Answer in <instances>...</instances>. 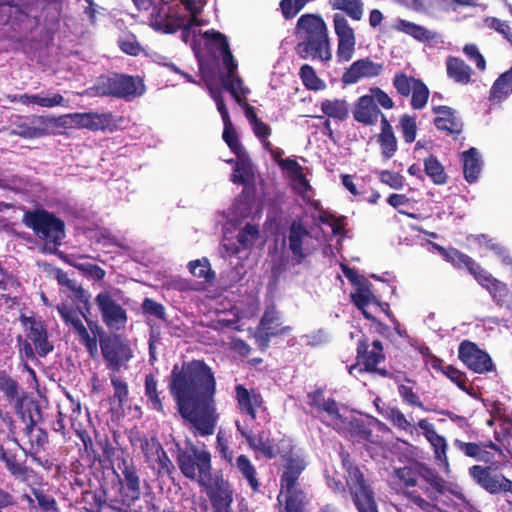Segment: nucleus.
Here are the masks:
<instances>
[{"label":"nucleus","mask_w":512,"mask_h":512,"mask_svg":"<svg viewBox=\"0 0 512 512\" xmlns=\"http://www.w3.org/2000/svg\"><path fill=\"white\" fill-rule=\"evenodd\" d=\"M447 258L446 261L452 264L455 268L460 270H466L470 275L473 276L474 279L482 272L484 269L478 262H476L472 257L463 253L462 251L450 247V251L446 253Z\"/></svg>","instance_id":"31"},{"label":"nucleus","mask_w":512,"mask_h":512,"mask_svg":"<svg viewBox=\"0 0 512 512\" xmlns=\"http://www.w3.org/2000/svg\"><path fill=\"white\" fill-rule=\"evenodd\" d=\"M202 5L194 0H181V6L172 10L166 4L157 6L153 0L148 20L150 25L163 33H175L182 29V39L186 44L194 45L197 39V31L206 21L198 18Z\"/></svg>","instance_id":"2"},{"label":"nucleus","mask_w":512,"mask_h":512,"mask_svg":"<svg viewBox=\"0 0 512 512\" xmlns=\"http://www.w3.org/2000/svg\"><path fill=\"white\" fill-rule=\"evenodd\" d=\"M306 464V461L299 456H292L288 459L281 475V490L290 491L291 489H300L296 485V482L299 475L305 469Z\"/></svg>","instance_id":"29"},{"label":"nucleus","mask_w":512,"mask_h":512,"mask_svg":"<svg viewBox=\"0 0 512 512\" xmlns=\"http://www.w3.org/2000/svg\"><path fill=\"white\" fill-rule=\"evenodd\" d=\"M453 444L465 456L474 458L476 460H482L486 454V451L482 448V446L475 442H464L462 440L455 439Z\"/></svg>","instance_id":"55"},{"label":"nucleus","mask_w":512,"mask_h":512,"mask_svg":"<svg viewBox=\"0 0 512 512\" xmlns=\"http://www.w3.org/2000/svg\"><path fill=\"white\" fill-rule=\"evenodd\" d=\"M352 114L356 122L364 126H374L378 121L381 110L375 103L373 96L366 94L358 98Z\"/></svg>","instance_id":"25"},{"label":"nucleus","mask_w":512,"mask_h":512,"mask_svg":"<svg viewBox=\"0 0 512 512\" xmlns=\"http://www.w3.org/2000/svg\"><path fill=\"white\" fill-rule=\"evenodd\" d=\"M388 419L392 424L400 430L410 434L415 430V426L406 418L404 413L397 407L391 408L388 414Z\"/></svg>","instance_id":"61"},{"label":"nucleus","mask_w":512,"mask_h":512,"mask_svg":"<svg viewBox=\"0 0 512 512\" xmlns=\"http://www.w3.org/2000/svg\"><path fill=\"white\" fill-rule=\"evenodd\" d=\"M23 223L47 244L59 245L65 237V224L53 213L43 209L26 211Z\"/></svg>","instance_id":"7"},{"label":"nucleus","mask_w":512,"mask_h":512,"mask_svg":"<svg viewBox=\"0 0 512 512\" xmlns=\"http://www.w3.org/2000/svg\"><path fill=\"white\" fill-rule=\"evenodd\" d=\"M329 4L334 10H340L354 21H360L364 14V4L362 0H329Z\"/></svg>","instance_id":"42"},{"label":"nucleus","mask_w":512,"mask_h":512,"mask_svg":"<svg viewBox=\"0 0 512 512\" xmlns=\"http://www.w3.org/2000/svg\"><path fill=\"white\" fill-rule=\"evenodd\" d=\"M208 489V495L214 507L217 509L227 508L233 501L232 490L229 482L218 476L213 482H209L208 486H204Z\"/></svg>","instance_id":"26"},{"label":"nucleus","mask_w":512,"mask_h":512,"mask_svg":"<svg viewBox=\"0 0 512 512\" xmlns=\"http://www.w3.org/2000/svg\"><path fill=\"white\" fill-rule=\"evenodd\" d=\"M322 422L326 425H332L336 429H341L345 425V415L341 412L338 403L333 399H327L322 402Z\"/></svg>","instance_id":"39"},{"label":"nucleus","mask_w":512,"mask_h":512,"mask_svg":"<svg viewBox=\"0 0 512 512\" xmlns=\"http://www.w3.org/2000/svg\"><path fill=\"white\" fill-rule=\"evenodd\" d=\"M177 464L182 474L201 486H208L211 480V454L204 448L190 444L185 450L178 449Z\"/></svg>","instance_id":"5"},{"label":"nucleus","mask_w":512,"mask_h":512,"mask_svg":"<svg viewBox=\"0 0 512 512\" xmlns=\"http://www.w3.org/2000/svg\"><path fill=\"white\" fill-rule=\"evenodd\" d=\"M190 273L205 282H212L215 279V272L211 269L210 262L207 258H201L190 261L188 263Z\"/></svg>","instance_id":"49"},{"label":"nucleus","mask_w":512,"mask_h":512,"mask_svg":"<svg viewBox=\"0 0 512 512\" xmlns=\"http://www.w3.org/2000/svg\"><path fill=\"white\" fill-rule=\"evenodd\" d=\"M461 161L463 164L464 178L468 183H474L478 180L482 163L479 152L476 148L471 147L461 153Z\"/></svg>","instance_id":"34"},{"label":"nucleus","mask_w":512,"mask_h":512,"mask_svg":"<svg viewBox=\"0 0 512 512\" xmlns=\"http://www.w3.org/2000/svg\"><path fill=\"white\" fill-rule=\"evenodd\" d=\"M124 476L125 488L123 492V497L126 498L130 502H135L140 498L141 490H140V479L137 475L136 469L125 463L124 469L122 471Z\"/></svg>","instance_id":"38"},{"label":"nucleus","mask_w":512,"mask_h":512,"mask_svg":"<svg viewBox=\"0 0 512 512\" xmlns=\"http://www.w3.org/2000/svg\"><path fill=\"white\" fill-rule=\"evenodd\" d=\"M244 110L245 117L251 125L255 136L261 141L263 146L266 142H270L268 137L271 135V128L257 117L254 107L245 103Z\"/></svg>","instance_id":"41"},{"label":"nucleus","mask_w":512,"mask_h":512,"mask_svg":"<svg viewBox=\"0 0 512 512\" xmlns=\"http://www.w3.org/2000/svg\"><path fill=\"white\" fill-rule=\"evenodd\" d=\"M474 241L479 245L493 251L503 263L512 265V257L508 254L507 249L500 243L494 242L493 239L489 238L485 234H479L474 236Z\"/></svg>","instance_id":"48"},{"label":"nucleus","mask_w":512,"mask_h":512,"mask_svg":"<svg viewBox=\"0 0 512 512\" xmlns=\"http://www.w3.org/2000/svg\"><path fill=\"white\" fill-rule=\"evenodd\" d=\"M95 303L100 311L102 321L108 328L119 330L125 326L126 311L116 302L110 291L100 292L95 298Z\"/></svg>","instance_id":"14"},{"label":"nucleus","mask_w":512,"mask_h":512,"mask_svg":"<svg viewBox=\"0 0 512 512\" xmlns=\"http://www.w3.org/2000/svg\"><path fill=\"white\" fill-rule=\"evenodd\" d=\"M71 264L78 270L82 271L87 277L93 280H101L105 277V271L99 266L83 261V260H75L71 262Z\"/></svg>","instance_id":"60"},{"label":"nucleus","mask_w":512,"mask_h":512,"mask_svg":"<svg viewBox=\"0 0 512 512\" xmlns=\"http://www.w3.org/2000/svg\"><path fill=\"white\" fill-rule=\"evenodd\" d=\"M394 28L421 42L430 41L434 38L433 33L425 27L405 19H397Z\"/></svg>","instance_id":"40"},{"label":"nucleus","mask_w":512,"mask_h":512,"mask_svg":"<svg viewBox=\"0 0 512 512\" xmlns=\"http://www.w3.org/2000/svg\"><path fill=\"white\" fill-rule=\"evenodd\" d=\"M278 501L284 502V512H308L310 497L303 489L280 490Z\"/></svg>","instance_id":"28"},{"label":"nucleus","mask_w":512,"mask_h":512,"mask_svg":"<svg viewBox=\"0 0 512 512\" xmlns=\"http://www.w3.org/2000/svg\"><path fill=\"white\" fill-rule=\"evenodd\" d=\"M446 70L449 78L460 84H467L471 80V68L458 57H448L446 60Z\"/></svg>","instance_id":"37"},{"label":"nucleus","mask_w":512,"mask_h":512,"mask_svg":"<svg viewBox=\"0 0 512 512\" xmlns=\"http://www.w3.org/2000/svg\"><path fill=\"white\" fill-rule=\"evenodd\" d=\"M57 309L65 323L73 328L80 343L86 347L90 356L95 357L98 353L97 340L95 337L90 336L88 330L84 326L82 321V318L85 317L84 314L65 304L58 305Z\"/></svg>","instance_id":"18"},{"label":"nucleus","mask_w":512,"mask_h":512,"mask_svg":"<svg viewBox=\"0 0 512 512\" xmlns=\"http://www.w3.org/2000/svg\"><path fill=\"white\" fill-rule=\"evenodd\" d=\"M342 465L347 473L346 484L352 501L358 512H378L375 493L371 485L366 481L359 467L345 452L340 453Z\"/></svg>","instance_id":"4"},{"label":"nucleus","mask_w":512,"mask_h":512,"mask_svg":"<svg viewBox=\"0 0 512 512\" xmlns=\"http://www.w3.org/2000/svg\"><path fill=\"white\" fill-rule=\"evenodd\" d=\"M211 97L216 102L217 109L221 114L223 123H224V131H223V139L229 146V148L237 155L240 156L243 153L242 146L238 140L237 133L233 127L231 122L228 110L225 106L223 98L220 92L210 90Z\"/></svg>","instance_id":"24"},{"label":"nucleus","mask_w":512,"mask_h":512,"mask_svg":"<svg viewBox=\"0 0 512 512\" xmlns=\"http://www.w3.org/2000/svg\"><path fill=\"white\" fill-rule=\"evenodd\" d=\"M0 390L7 398L10 400H17L18 405H22L17 382L2 373H0Z\"/></svg>","instance_id":"59"},{"label":"nucleus","mask_w":512,"mask_h":512,"mask_svg":"<svg viewBox=\"0 0 512 512\" xmlns=\"http://www.w3.org/2000/svg\"><path fill=\"white\" fill-rule=\"evenodd\" d=\"M421 477L430 486V488L425 490V493L430 499L436 500L438 495H442L444 493L445 480L437 473L430 469H426L424 473L421 474Z\"/></svg>","instance_id":"47"},{"label":"nucleus","mask_w":512,"mask_h":512,"mask_svg":"<svg viewBox=\"0 0 512 512\" xmlns=\"http://www.w3.org/2000/svg\"><path fill=\"white\" fill-rule=\"evenodd\" d=\"M99 345L106 368L114 373L127 368V363L133 358L129 344L117 335L101 336Z\"/></svg>","instance_id":"10"},{"label":"nucleus","mask_w":512,"mask_h":512,"mask_svg":"<svg viewBox=\"0 0 512 512\" xmlns=\"http://www.w3.org/2000/svg\"><path fill=\"white\" fill-rule=\"evenodd\" d=\"M385 359L384 347L380 340L370 342L365 335L357 340L356 361L360 372L378 374L382 369L378 365Z\"/></svg>","instance_id":"12"},{"label":"nucleus","mask_w":512,"mask_h":512,"mask_svg":"<svg viewBox=\"0 0 512 512\" xmlns=\"http://www.w3.org/2000/svg\"><path fill=\"white\" fill-rule=\"evenodd\" d=\"M424 171L435 185H444L447 183L448 176L445 173L443 165L435 155L430 154L424 160Z\"/></svg>","instance_id":"43"},{"label":"nucleus","mask_w":512,"mask_h":512,"mask_svg":"<svg viewBox=\"0 0 512 512\" xmlns=\"http://www.w3.org/2000/svg\"><path fill=\"white\" fill-rule=\"evenodd\" d=\"M144 91L145 85L140 78L116 74L111 77H101L87 93L91 96H113L129 99L141 96Z\"/></svg>","instance_id":"8"},{"label":"nucleus","mask_w":512,"mask_h":512,"mask_svg":"<svg viewBox=\"0 0 512 512\" xmlns=\"http://www.w3.org/2000/svg\"><path fill=\"white\" fill-rule=\"evenodd\" d=\"M215 450L219 458L225 463L230 465L235 460L234 452L229 444V439L224 436L222 431L217 433Z\"/></svg>","instance_id":"57"},{"label":"nucleus","mask_w":512,"mask_h":512,"mask_svg":"<svg viewBox=\"0 0 512 512\" xmlns=\"http://www.w3.org/2000/svg\"><path fill=\"white\" fill-rule=\"evenodd\" d=\"M512 92V66L502 73L491 87V97L500 99Z\"/></svg>","instance_id":"50"},{"label":"nucleus","mask_w":512,"mask_h":512,"mask_svg":"<svg viewBox=\"0 0 512 512\" xmlns=\"http://www.w3.org/2000/svg\"><path fill=\"white\" fill-rule=\"evenodd\" d=\"M77 128H86L92 131L105 130L111 125L112 115L110 113H76Z\"/></svg>","instance_id":"32"},{"label":"nucleus","mask_w":512,"mask_h":512,"mask_svg":"<svg viewBox=\"0 0 512 512\" xmlns=\"http://www.w3.org/2000/svg\"><path fill=\"white\" fill-rule=\"evenodd\" d=\"M383 64L376 63L371 58L354 61L343 73L341 81L344 85L356 84L364 78H375L383 72Z\"/></svg>","instance_id":"19"},{"label":"nucleus","mask_w":512,"mask_h":512,"mask_svg":"<svg viewBox=\"0 0 512 512\" xmlns=\"http://www.w3.org/2000/svg\"><path fill=\"white\" fill-rule=\"evenodd\" d=\"M322 112L328 117L344 121L349 115L348 104L340 99L326 100L322 102Z\"/></svg>","instance_id":"46"},{"label":"nucleus","mask_w":512,"mask_h":512,"mask_svg":"<svg viewBox=\"0 0 512 512\" xmlns=\"http://www.w3.org/2000/svg\"><path fill=\"white\" fill-rule=\"evenodd\" d=\"M171 393L180 415L201 436L214 433L218 415L214 403L215 379L211 369L201 361H192L171 373Z\"/></svg>","instance_id":"1"},{"label":"nucleus","mask_w":512,"mask_h":512,"mask_svg":"<svg viewBox=\"0 0 512 512\" xmlns=\"http://www.w3.org/2000/svg\"><path fill=\"white\" fill-rule=\"evenodd\" d=\"M417 426L423 431L424 436L429 441L434 450L436 461L443 466V469L448 472L449 462L447 458V442L446 439L439 435L435 430L433 424L427 419H420Z\"/></svg>","instance_id":"22"},{"label":"nucleus","mask_w":512,"mask_h":512,"mask_svg":"<svg viewBox=\"0 0 512 512\" xmlns=\"http://www.w3.org/2000/svg\"><path fill=\"white\" fill-rule=\"evenodd\" d=\"M413 386V384L412 386L406 384L398 385L397 391L402 402L408 406L416 407L423 411H429V409L424 406L423 402L420 400V397L417 395V393L414 392Z\"/></svg>","instance_id":"51"},{"label":"nucleus","mask_w":512,"mask_h":512,"mask_svg":"<svg viewBox=\"0 0 512 512\" xmlns=\"http://www.w3.org/2000/svg\"><path fill=\"white\" fill-rule=\"evenodd\" d=\"M76 113L65 114L59 117H43L38 116L35 120L40 124L46 125V128L49 126L61 127V128H77L76 125Z\"/></svg>","instance_id":"52"},{"label":"nucleus","mask_w":512,"mask_h":512,"mask_svg":"<svg viewBox=\"0 0 512 512\" xmlns=\"http://www.w3.org/2000/svg\"><path fill=\"white\" fill-rule=\"evenodd\" d=\"M236 397L242 412L250 415L252 419L256 418V410L263 404L262 396L255 390H247L242 385L236 386Z\"/></svg>","instance_id":"33"},{"label":"nucleus","mask_w":512,"mask_h":512,"mask_svg":"<svg viewBox=\"0 0 512 512\" xmlns=\"http://www.w3.org/2000/svg\"><path fill=\"white\" fill-rule=\"evenodd\" d=\"M145 394L149 398L152 408L161 413H164L163 405L157 392V382L152 375L146 376Z\"/></svg>","instance_id":"58"},{"label":"nucleus","mask_w":512,"mask_h":512,"mask_svg":"<svg viewBox=\"0 0 512 512\" xmlns=\"http://www.w3.org/2000/svg\"><path fill=\"white\" fill-rule=\"evenodd\" d=\"M475 280L480 286L489 292L496 305H505L512 311V303H509V299L512 295L505 283L493 277L492 274L489 273L486 269H483Z\"/></svg>","instance_id":"21"},{"label":"nucleus","mask_w":512,"mask_h":512,"mask_svg":"<svg viewBox=\"0 0 512 512\" xmlns=\"http://www.w3.org/2000/svg\"><path fill=\"white\" fill-rule=\"evenodd\" d=\"M351 300L353 304L362 311L365 319L376 321V318L366 310V307L375 299L370 289L365 286H360L355 292L351 293Z\"/></svg>","instance_id":"44"},{"label":"nucleus","mask_w":512,"mask_h":512,"mask_svg":"<svg viewBox=\"0 0 512 512\" xmlns=\"http://www.w3.org/2000/svg\"><path fill=\"white\" fill-rule=\"evenodd\" d=\"M392 83L400 96L404 98L411 96L410 104L413 109L421 110L426 106L430 91L421 79L408 76L404 72H397Z\"/></svg>","instance_id":"11"},{"label":"nucleus","mask_w":512,"mask_h":512,"mask_svg":"<svg viewBox=\"0 0 512 512\" xmlns=\"http://www.w3.org/2000/svg\"><path fill=\"white\" fill-rule=\"evenodd\" d=\"M297 35L301 42L297 45V53L305 59H316L320 56V17L315 14H304L297 21Z\"/></svg>","instance_id":"9"},{"label":"nucleus","mask_w":512,"mask_h":512,"mask_svg":"<svg viewBox=\"0 0 512 512\" xmlns=\"http://www.w3.org/2000/svg\"><path fill=\"white\" fill-rule=\"evenodd\" d=\"M258 239L259 229L253 224H246L237 235V241L243 249L251 248Z\"/></svg>","instance_id":"56"},{"label":"nucleus","mask_w":512,"mask_h":512,"mask_svg":"<svg viewBox=\"0 0 512 512\" xmlns=\"http://www.w3.org/2000/svg\"><path fill=\"white\" fill-rule=\"evenodd\" d=\"M333 27L337 36L336 57L339 63L352 59L355 51L356 37L353 28L344 15L336 13L333 17Z\"/></svg>","instance_id":"15"},{"label":"nucleus","mask_w":512,"mask_h":512,"mask_svg":"<svg viewBox=\"0 0 512 512\" xmlns=\"http://www.w3.org/2000/svg\"><path fill=\"white\" fill-rule=\"evenodd\" d=\"M251 173L249 162L241 155L238 156V161L235 164L234 172L231 175V181L235 184L245 183Z\"/></svg>","instance_id":"63"},{"label":"nucleus","mask_w":512,"mask_h":512,"mask_svg":"<svg viewBox=\"0 0 512 512\" xmlns=\"http://www.w3.org/2000/svg\"><path fill=\"white\" fill-rule=\"evenodd\" d=\"M377 141L380 145L381 153H382V156L384 157V159L388 160L395 155V153L398 149L397 139H396L395 134L378 135Z\"/></svg>","instance_id":"62"},{"label":"nucleus","mask_w":512,"mask_h":512,"mask_svg":"<svg viewBox=\"0 0 512 512\" xmlns=\"http://www.w3.org/2000/svg\"><path fill=\"white\" fill-rule=\"evenodd\" d=\"M378 175H379L380 181L382 183L388 185L392 189L400 190L404 186L405 179L398 172H394V171H390V170H382L379 172Z\"/></svg>","instance_id":"64"},{"label":"nucleus","mask_w":512,"mask_h":512,"mask_svg":"<svg viewBox=\"0 0 512 512\" xmlns=\"http://www.w3.org/2000/svg\"><path fill=\"white\" fill-rule=\"evenodd\" d=\"M141 446L148 460L154 458L157 461L160 472H169L173 468L171 460L158 441L145 439Z\"/></svg>","instance_id":"36"},{"label":"nucleus","mask_w":512,"mask_h":512,"mask_svg":"<svg viewBox=\"0 0 512 512\" xmlns=\"http://www.w3.org/2000/svg\"><path fill=\"white\" fill-rule=\"evenodd\" d=\"M37 117H34L32 120V125H19L15 130L14 134L18 135L23 138H38L45 134H47V128L46 125L40 124L35 119Z\"/></svg>","instance_id":"54"},{"label":"nucleus","mask_w":512,"mask_h":512,"mask_svg":"<svg viewBox=\"0 0 512 512\" xmlns=\"http://www.w3.org/2000/svg\"><path fill=\"white\" fill-rule=\"evenodd\" d=\"M420 473L417 469L412 467H400L395 469L394 471V481L395 489H401L404 495L417 507L426 512H431L434 508V505L430 502L426 501L420 493L416 490H411L410 488H414L417 485L418 477Z\"/></svg>","instance_id":"13"},{"label":"nucleus","mask_w":512,"mask_h":512,"mask_svg":"<svg viewBox=\"0 0 512 512\" xmlns=\"http://www.w3.org/2000/svg\"><path fill=\"white\" fill-rule=\"evenodd\" d=\"M248 445L256 455L267 459L275 458L281 452L280 447L264 431L249 437Z\"/></svg>","instance_id":"30"},{"label":"nucleus","mask_w":512,"mask_h":512,"mask_svg":"<svg viewBox=\"0 0 512 512\" xmlns=\"http://www.w3.org/2000/svg\"><path fill=\"white\" fill-rule=\"evenodd\" d=\"M399 129L406 143L414 142L417 135L416 116L402 115L399 121Z\"/></svg>","instance_id":"53"},{"label":"nucleus","mask_w":512,"mask_h":512,"mask_svg":"<svg viewBox=\"0 0 512 512\" xmlns=\"http://www.w3.org/2000/svg\"><path fill=\"white\" fill-rule=\"evenodd\" d=\"M322 225H327L332 230L333 236L345 237L347 234V217L336 215L329 210L322 208Z\"/></svg>","instance_id":"45"},{"label":"nucleus","mask_w":512,"mask_h":512,"mask_svg":"<svg viewBox=\"0 0 512 512\" xmlns=\"http://www.w3.org/2000/svg\"><path fill=\"white\" fill-rule=\"evenodd\" d=\"M312 237L308 231L297 222H293L289 234V247L294 256L303 258L311 249Z\"/></svg>","instance_id":"27"},{"label":"nucleus","mask_w":512,"mask_h":512,"mask_svg":"<svg viewBox=\"0 0 512 512\" xmlns=\"http://www.w3.org/2000/svg\"><path fill=\"white\" fill-rule=\"evenodd\" d=\"M458 357L475 373H486L493 370V362L487 352L470 340H463L458 347Z\"/></svg>","instance_id":"17"},{"label":"nucleus","mask_w":512,"mask_h":512,"mask_svg":"<svg viewBox=\"0 0 512 512\" xmlns=\"http://www.w3.org/2000/svg\"><path fill=\"white\" fill-rule=\"evenodd\" d=\"M21 322L27 337L26 340L18 338L22 359L35 360L36 354L45 357L54 349L53 344L48 340L46 327L41 320L22 316Z\"/></svg>","instance_id":"6"},{"label":"nucleus","mask_w":512,"mask_h":512,"mask_svg":"<svg viewBox=\"0 0 512 512\" xmlns=\"http://www.w3.org/2000/svg\"><path fill=\"white\" fill-rule=\"evenodd\" d=\"M231 468L235 470L256 492L259 489V481L257 478L256 467L246 455H239L231 464Z\"/></svg>","instance_id":"35"},{"label":"nucleus","mask_w":512,"mask_h":512,"mask_svg":"<svg viewBox=\"0 0 512 512\" xmlns=\"http://www.w3.org/2000/svg\"><path fill=\"white\" fill-rule=\"evenodd\" d=\"M281 170L284 176L289 180L292 188L304 199H310L311 186L305 178L303 168L295 159L286 158L281 161Z\"/></svg>","instance_id":"23"},{"label":"nucleus","mask_w":512,"mask_h":512,"mask_svg":"<svg viewBox=\"0 0 512 512\" xmlns=\"http://www.w3.org/2000/svg\"><path fill=\"white\" fill-rule=\"evenodd\" d=\"M202 41L205 46L220 53L223 66L226 69V73L222 77L223 85L234 96L235 100L242 105L243 98L249 93V89L243 85L242 79L236 73L238 65L230 51L226 36L215 30L204 33L198 30L195 44L190 45L196 54L198 53V44Z\"/></svg>","instance_id":"3"},{"label":"nucleus","mask_w":512,"mask_h":512,"mask_svg":"<svg viewBox=\"0 0 512 512\" xmlns=\"http://www.w3.org/2000/svg\"><path fill=\"white\" fill-rule=\"evenodd\" d=\"M469 475L490 494L512 491V481L502 474H494L489 466L473 465L469 468Z\"/></svg>","instance_id":"16"},{"label":"nucleus","mask_w":512,"mask_h":512,"mask_svg":"<svg viewBox=\"0 0 512 512\" xmlns=\"http://www.w3.org/2000/svg\"><path fill=\"white\" fill-rule=\"evenodd\" d=\"M432 111L436 114L433 120L435 127L445 135L457 139L463 132L464 124L456 111L445 105L433 106Z\"/></svg>","instance_id":"20"}]
</instances>
